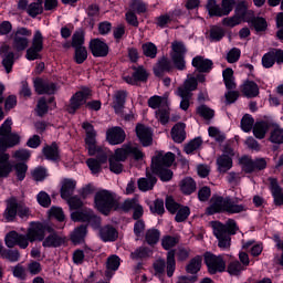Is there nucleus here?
<instances>
[{
	"label": "nucleus",
	"instance_id": "72a5a7b5",
	"mask_svg": "<svg viewBox=\"0 0 283 283\" xmlns=\"http://www.w3.org/2000/svg\"><path fill=\"white\" fill-rule=\"evenodd\" d=\"M252 132L253 136H255L259 140H262L269 133V124L264 120L256 122L252 128Z\"/></svg>",
	"mask_w": 283,
	"mask_h": 283
},
{
	"label": "nucleus",
	"instance_id": "423d86ee",
	"mask_svg": "<svg viewBox=\"0 0 283 283\" xmlns=\"http://www.w3.org/2000/svg\"><path fill=\"white\" fill-rule=\"evenodd\" d=\"M82 127L86 132L85 143L90 156H96V154H101L102 151H105V149H107L96 146V130L94 129V126L92 124H90L88 122H84L82 124Z\"/></svg>",
	"mask_w": 283,
	"mask_h": 283
},
{
	"label": "nucleus",
	"instance_id": "774afa93",
	"mask_svg": "<svg viewBox=\"0 0 283 283\" xmlns=\"http://www.w3.org/2000/svg\"><path fill=\"white\" fill-rule=\"evenodd\" d=\"M36 200L41 207L48 208L50 205H52V199L50 198V195L45 191H40L36 196Z\"/></svg>",
	"mask_w": 283,
	"mask_h": 283
},
{
	"label": "nucleus",
	"instance_id": "c85d7f7f",
	"mask_svg": "<svg viewBox=\"0 0 283 283\" xmlns=\"http://www.w3.org/2000/svg\"><path fill=\"white\" fill-rule=\"evenodd\" d=\"M19 209V202H17V198L12 197L7 201V209L4 211V218L7 222H12L14 218H17Z\"/></svg>",
	"mask_w": 283,
	"mask_h": 283
},
{
	"label": "nucleus",
	"instance_id": "603ef678",
	"mask_svg": "<svg viewBox=\"0 0 283 283\" xmlns=\"http://www.w3.org/2000/svg\"><path fill=\"white\" fill-rule=\"evenodd\" d=\"M244 265H242V263H240V261H231L228 264V273L230 275H240L242 273V271H244Z\"/></svg>",
	"mask_w": 283,
	"mask_h": 283
},
{
	"label": "nucleus",
	"instance_id": "393cba45",
	"mask_svg": "<svg viewBox=\"0 0 283 283\" xmlns=\"http://www.w3.org/2000/svg\"><path fill=\"white\" fill-rule=\"evenodd\" d=\"M240 92L245 98H255L260 96V86L253 81H245L240 86Z\"/></svg>",
	"mask_w": 283,
	"mask_h": 283
},
{
	"label": "nucleus",
	"instance_id": "bf43d9fd",
	"mask_svg": "<svg viewBox=\"0 0 283 283\" xmlns=\"http://www.w3.org/2000/svg\"><path fill=\"white\" fill-rule=\"evenodd\" d=\"M275 62H277V60L273 50L265 53L262 57L263 67H273V65H275Z\"/></svg>",
	"mask_w": 283,
	"mask_h": 283
},
{
	"label": "nucleus",
	"instance_id": "a211bd4d",
	"mask_svg": "<svg viewBox=\"0 0 283 283\" xmlns=\"http://www.w3.org/2000/svg\"><path fill=\"white\" fill-rule=\"evenodd\" d=\"M27 234L29 235L30 242H43L45 240V226L42 223H31Z\"/></svg>",
	"mask_w": 283,
	"mask_h": 283
},
{
	"label": "nucleus",
	"instance_id": "e433bc0d",
	"mask_svg": "<svg viewBox=\"0 0 283 283\" xmlns=\"http://www.w3.org/2000/svg\"><path fill=\"white\" fill-rule=\"evenodd\" d=\"M156 182H157L156 177L149 176L146 178L138 179L137 185H138L139 191H151Z\"/></svg>",
	"mask_w": 283,
	"mask_h": 283
},
{
	"label": "nucleus",
	"instance_id": "3c124183",
	"mask_svg": "<svg viewBox=\"0 0 283 283\" xmlns=\"http://www.w3.org/2000/svg\"><path fill=\"white\" fill-rule=\"evenodd\" d=\"M240 165L245 174H253V171H255V163L253 159H251V157H242L240 159Z\"/></svg>",
	"mask_w": 283,
	"mask_h": 283
},
{
	"label": "nucleus",
	"instance_id": "58836bf2",
	"mask_svg": "<svg viewBox=\"0 0 283 283\" xmlns=\"http://www.w3.org/2000/svg\"><path fill=\"white\" fill-rule=\"evenodd\" d=\"M145 240L147 244L154 247V244H158L160 241V230L158 229H149L145 233Z\"/></svg>",
	"mask_w": 283,
	"mask_h": 283
},
{
	"label": "nucleus",
	"instance_id": "8fccbe9b",
	"mask_svg": "<svg viewBox=\"0 0 283 283\" xmlns=\"http://www.w3.org/2000/svg\"><path fill=\"white\" fill-rule=\"evenodd\" d=\"M156 118L161 125H167L169 123V104L156 111Z\"/></svg>",
	"mask_w": 283,
	"mask_h": 283
},
{
	"label": "nucleus",
	"instance_id": "13d9d810",
	"mask_svg": "<svg viewBox=\"0 0 283 283\" xmlns=\"http://www.w3.org/2000/svg\"><path fill=\"white\" fill-rule=\"evenodd\" d=\"M208 134L210 136V138H213L217 143H224V139L227 138L224 136V133H222L220 129L210 126L208 128Z\"/></svg>",
	"mask_w": 283,
	"mask_h": 283
},
{
	"label": "nucleus",
	"instance_id": "9b49d317",
	"mask_svg": "<svg viewBox=\"0 0 283 283\" xmlns=\"http://www.w3.org/2000/svg\"><path fill=\"white\" fill-rule=\"evenodd\" d=\"M43 52V34L41 31H35L31 48L27 50V59L28 61H36L40 59V54Z\"/></svg>",
	"mask_w": 283,
	"mask_h": 283
},
{
	"label": "nucleus",
	"instance_id": "f257e3e1",
	"mask_svg": "<svg viewBox=\"0 0 283 283\" xmlns=\"http://www.w3.org/2000/svg\"><path fill=\"white\" fill-rule=\"evenodd\" d=\"M242 202L241 198H235L234 200L227 197H214L211 199V206L208 208L209 216L213 213H229L231 216L235 213H244L247 211V205L239 203Z\"/></svg>",
	"mask_w": 283,
	"mask_h": 283
},
{
	"label": "nucleus",
	"instance_id": "680f3d73",
	"mask_svg": "<svg viewBox=\"0 0 283 283\" xmlns=\"http://www.w3.org/2000/svg\"><path fill=\"white\" fill-rule=\"evenodd\" d=\"M1 256L4 258V260H9V262H19L21 254L18 250H4L1 252Z\"/></svg>",
	"mask_w": 283,
	"mask_h": 283
},
{
	"label": "nucleus",
	"instance_id": "c03bdc74",
	"mask_svg": "<svg viewBox=\"0 0 283 283\" xmlns=\"http://www.w3.org/2000/svg\"><path fill=\"white\" fill-rule=\"evenodd\" d=\"M201 266H202V258L196 256L190 260V262L188 263V265L186 268V271H187V273H190L191 275H196V273H198V271H200Z\"/></svg>",
	"mask_w": 283,
	"mask_h": 283
},
{
	"label": "nucleus",
	"instance_id": "e2e57ef3",
	"mask_svg": "<svg viewBox=\"0 0 283 283\" xmlns=\"http://www.w3.org/2000/svg\"><path fill=\"white\" fill-rule=\"evenodd\" d=\"M178 244V238L166 235L161 239V245L166 251H169V249H174Z\"/></svg>",
	"mask_w": 283,
	"mask_h": 283
},
{
	"label": "nucleus",
	"instance_id": "aec40b11",
	"mask_svg": "<svg viewBox=\"0 0 283 283\" xmlns=\"http://www.w3.org/2000/svg\"><path fill=\"white\" fill-rule=\"evenodd\" d=\"M191 65L196 69L197 72L209 73L211 70H213V61L206 59L202 55L195 56L192 59Z\"/></svg>",
	"mask_w": 283,
	"mask_h": 283
},
{
	"label": "nucleus",
	"instance_id": "6ab92c4d",
	"mask_svg": "<svg viewBox=\"0 0 283 283\" xmlns=\"http://www.w3.org/2000/svg\"><path fill=\"white\" fill-rule=\"evenodd\" d=\"M227 154L228 155H221L217 158L218 170L221 174H227V171L233 167V159L231 156H235V153H233V149L228 148Z\"/></svg>",
	"mask_w": 283,
	"mask_h": 283
},
{
	"label": "nucleus",
	"instance_id": "ea45409f",
	"mask_svg": "<svg viewBox=\"0 0 283 283\" xmlns=\"http://www.w3.org/2000/svg\"><path fill=\"white\" fill-rule=\"evenodd\" d=\"M180 190L186 196H190V193H193L196 191V181H193L192 178H185L180 182Z\"/></svg>",
	"mask_w": 283,
	"mask_h": 283
},
{
	"label": "nucleus",
	"instance_id": "69168bd1",
	"mask_svg": "<svg viewBox=\"0 0 283 283\" xmlns=\"http://www.w3.org/2000/svg\"><path fill=\"white\" fill-rule=\"evenodd\" d=\"M14 171L18 180H25V174H28V165L23 163L15 164Z\"/></svg>",
	"mask_w": 283,
	"mask_h": 283
},
{
	"label": "nucleus",
	"instance_id": "412c9836",
	"mask_svg": "<svg viewBox=\"0 0 283 283\" xmlns=\"http://www.w3.org/2000/svg\"><path fill=\"white\" fill-rule=\"evenodd\" d=\"M125 130L120 127H113L106 133V140L109 145H120L122 143H125Z\"/></svg>",
	"mask_w": 283,
	"mask_h": 283
},
{
	"label": "nucleus",
	"instance_id": "6e6d98bb",
	"mask_svg": "<svg viewBox=\"0 0 283 283\" xmlns=\"http://www.w3.org/2000/svg\"><path fill=\"white\" fill-rule=\"evenodd\" d=\"M2 65L6 69L7 74H10L12 72V66L14 65V53L10 52L4 54Z\"/></svg>",
	"mask_w": 283,
	"mask_h": 283
},
{
	"label": "nucleus",
	"instance_id": "b1692460",
	"mask_svg": "<svg viewBox=\"0 0 283 283\" xmlns=\"http://www.w3.org/2000/svg\"><path fill=\"white\" fill-rule=\"evenodd\" d=\"M90 50L93 56H107L109 54V46L98 39H94L90 42Z\"/></svg>",
	"mask_w": 283,
	"mask_h": 283
},
{
	"label": "nucleus",
	"instance_id": "c756f323",
	"mask_svg": "<svg viewBox=\"0 0 283 283\" xmlns=\"http://www.w3.org/2000/svg\"><path fill=\"white\" fill-rule=\"evenodd\" d=\"M64 243H65L64 237H61L56 233H52L43 240L42 247L49 248V249L51 248L56 249L57 247H63Z\"/></svg>",
	"mask_w": 283,
	"mask_h": 283
},
{
	"label": "nucleus",
	"instance_id": "f3484780",
	"mask_svg": "<svg viewBox=\"0 0 283 283\" xmlns=\"http://www.w3.org/2000/svg\"><path fill=\"white\" fill-rule=\"evenodd\" d=\"M251 2L242 0L237 4L234 10V14L237 17H240L241 21H244L245 23H251L254 17L253 11L249 10Z\"/></svg>",
	"mask_w": 283,
	"mask_h": 283
},
{
	"label": "nucleus",
	"instance_id": "7c9ffc66",
	"mask_svg": "<svg viewBox=\"0 0 283 283\" xmlns=\"http://www.w3.org/2000/svg\"><path fill=\"white\" fill-rule=\"evenodd\" d=\"M165 72H171V61L167 57H163L154 67L155 76H164Z\"/></svg>",
	"mask_w": 283,
	"mask_h": 283
},
{
	"label": "nucleus",
	"instance_id": "f8f14e48",
	"mask_svg": "<svg viewBox=\"0 0 283 283\" xmlns=\"http://www.w3.org/2000/svg\"><path fill=\"white\" fill-rule=\"evenodd\" d=\"M128 156H133L135 160H140L144 156L140 148L136 145L127 144L115 151V159L123 161L127 160Z\"/></svg>",
	"mask_w": 283,
	"mask_h": 283
},
{
	"label": "nucleus",
	"instance_id": "052dcab7",
	"mask_svg": "<svg viewBox=\"0 0 283 283\" xmlns=\"http://www.w3.org/2000/svg\"><path fill=\"white\" fill-rule=\"evenodd\" d=\"M201 145L202 139L200 137H197L185 146V151L186 154H193L196 150L200 149Z\"/></svg>",
	"mask_w": 283,
	"mask_h": 283
},
{
	"label": "nucleus",
	"instance_id": "c9c22d12",
	"mask_svg": "<svg viewBox=\"0 0 283 283\" xmlns=\"http://www.w3.org/2000/svg\"><path fill=\"white\" fill-rule=\"evenodd\" d=\"M85 235H87V227H77L71 233V242H73V244H81V242L85 240Z\"/></svg>",
	"mask_w": 283,
	"mask_h": 283
},
{
	"label": "nucleus",
	"instance_id": "1a4fd4ad",
	"mask_svg": "<svg viewBox=\"0 0 283 283\" xmlns=\"http://www.w3.org/2000/svg\"><path fill=\"white\" fill-rule=\"evenodd\" d=\"M6 245L9 249L13 247H20V249H28L30 247V237L29 234H20L17 231H11L6 235Z\"/></svg>",
	"mask_w": 283,
	"mask_h": 283
},
{
	"label": "nucleus",
	"instance_id": "338daca9",
	"mask_svg": "<svg viewBox=\"0 0 283 283\" xmlns=\"http://www.w3.org/2000/svg\"><path fill=\"white\" fill-rule=\"evenodd\" d=\"M242 18L238 17L235 13L232 17L224 18L222 20L223 25L226 28H235V25H240L242 23Z\"/></svg>",
	"mask_w": 283,
	"mask_h": 283
},
{
	"label": "nucleus",
	"instance_id": "0e129e2a",
	"mask_svg": "<svg viewBox=\"0 0 283 283\" xmlns=\"http://www.w3.org/2000/svg\"><path fill=\"white\" fill-rule=\"evenodd\" d=\"M191 210L189 207L185 206L178 209L177 214L175 217L176 222H185L189 218Z\"/></svg>",
	"mask_w": 283,
	"mask_h": 283
},
{
	"label": "nucleus",
	"instance_id": "5701e85b",
	"mask_svg": "<svg viewBox=\"0 0 283 283\" xmlns=\"http://www.w3.org/2000/svg\"><path fill=\"white\" fill-rule=\"evenodd\" d=\"M127 101L126 91H116L113 95L112 107L115 114H123V109H125V103Z\"/></svg>",
	"mask_w": 283,
	"mask_h": 283
},
{
	"label": "nucleus",
	"instance_id": "5fc2aeb1",
	"mask_svg": "<svg viewBox=\"0 0 283 283\" xmlns=\"http://www.w3.org/2000/svg\"><path fill=\"white\" fill-rule=\"evenodd\" d=\"M197 114H199V116H202V118H205L206 120H211V118L216 116V112L206 105L197 107Z\"/></svg>",
	"mask_w": 283,
	"mask_h": 283
},
{
	"label": "nucleus",
	"instance_id": "ddd939ff",
	"mask_svg": "<svg viewBox=\"0 0 283 283\" xmlns=\"http://www.w3.org/2000/svg\"><path fill=\"white\" fill-rule=\"evenodd\" d=\"M174 160H176V155H174V153L164 154L163 151H159L153 157L151 169L158 171L160 168H169L174 165Z\"/></svg>",
	"mask_w": 283,
	"mask_h": 283
},
{
	"label": "nucleus",
	"instance_id": "37998d69",
	"mask_svg": "<svg viewBox=\"0 0 283 283\" xmlns=\"http://www.w3.org/2000/svg\"><path fill=\"white\" fill-rule=\"evenodd\" d=\"M43 155L46 160H59V146L53 143L51 146L44 147Z\"/></svg>",
	"mask_w": 283,
	"mask_h": 283
},
{
	"label": "nucleus",
	"instance_id": "4be33fe9",
	"mask_svg": "<svg viewBox=\"0 0 283 283\" xmlns=\"http://www.w3.org/2000/svg\"><path fill=\"white\" fill-rule=\"evenodd\" d=\"M269 182H270V191L272 193L274 205L276 207H282L283 206V188L280 187V184H277V179L275 178H270Z\"/></svg>",
	"mask_w": 283,
	"mask_h": 283
},
{
	"label": "nucleus",
	"instance_id": "864d4df0",
	"mask_svg": "<svg viewBox=\"0 0 283 283\" xmlns=\"http://www.w3.org/2000/svg\"><path fill=\"white\" fill-rule=\"evenodd\" d=\"M255 125V119H253V117L249 114L244 115L241 119V129L243 132H251V129H253Z\"/></svg>",
	"mask_w": 283,
	"mask_h": 283
},
{
	"label": "nucleus",
	"instance_id": "a18cd8bd",
	"mask_svg": "<svg viewBox=\"0 0 283 283\" xmlns=\"http://www.w3.org/2000/svg\"><path fill=\"white\" fill-rule=\"evenodd\" d=\"M151 253V249L147 247H140L132 252L130 258L133 260H145V258H150Z\"/></svg>",
	"mask_w": 283,
	"mask_h": 283
},
{
	"label": "nucleus",
	"instance_id": "cd10ccee",
	"mask_svg": "<svg viewBox=\"0 0 283 283\" xmlns=\"http://www.w3.org/2000/svg\"><path fill=\"white\" fill-rule=\"evenodd\" d=\"M76 189V180L64 179L61 187V198L63 200H70L74 196V190Z\"/></svg>",
	"mask_w": 283,
	"mask_h": 283
},
{
	"label": "nucleus",
	"instance_id": "49530a36",
	"mask_svg": "<svg viewBox=\"0 0 283 283\" xmlns=\"http://www.w3.org/2000/svg\"><path fill=\"white\" fill-rule=\"evenodd\" d=\"M27 12L29 17H39L43 12V1L38 0L36 2H33L28 6Z\"/></svg>",
	"mask_w": 283,
	"mask_h": 283
},
{
	"label": "nucleus",
	"instance_id": "4c0bfd02",
	"mask_svg": "<svg viewBox=\"0 0 283 283\" xmlns=\"http://www.w3.org/2000/svg\"><path fill=\"white\" fill-rule=\"evenodd\" d=\"M142 51L144 56H147V59H156L158 55V46L154 44V42H146L142 45Z\"/></svg>",
	"mask_w": 283,
	"mask_h": 283
},
{
	"label": "nucleus",
	"instance_id": "20e7f679",
	"mask_svg": "<svg viewBox=\"0 0 283 283\" xmlns=\"http://www.w3.org/2000/svg\"><path fill=\"white\" fill-rule=\"evenodd\" d=\"M153 266L157 277H163V275H165V269L167 270L168 277H172L176 271V252L169 251L167 253V264L165 263V260L158 259Z\"/></svg>",
	"mask_w": 283,
	"mask_h": 283
},
{
	"label": "nucleus",
	"instance_id": "39448f33",
	"mask_svg": "<svg viewBox=\"0 0 283 283\" xmlns=\"http://www.w3.org/2000/svg\"><path fill=\"white\" fill-rule=\"evenodd\" d=\"M235 0H222L221 7L216 0H208L206 8L210 17H229L233 12Z\"/></svg>",
	"mask_w": 283,
	"mask_h": 283
},
{
	"label": "nucleus",
	"instance_id": "a878e982",
	"mask_svg": "<svg viewBox=\"0 0 283 283\" xmlns=\"http://www.w3.org/2000/svg\"><path fill=\"white\" fill-rule=\"evenodd\" d=\"M136 134L144 147H149V145H151V129H149V127L143 124H137Z\"/></svg>",
	"mask_w": 283,
	"mask_h": 283
},
{
	"label": "nucleus",
	"instance_id": "6e6552de",
	"mask_svg": "<svg viewBox=\"0 0 283 283\" xmlns=\"http://www.w3.org/2000/svg\"><path fill=\"white\" fill-rule=\"evenodd\" d=\"M205 263L208 268L209 273L211 275H216V273H223L227 270V263L222 255H214L211 253L205 254Z\"/></svg>",
	"mask_w": 283,
	"mask_h": 283
},
{
	"label": "nucleus",
	"instance_id": "de8ad7c7",
	"mask_svg": "<svg viewBox=\"0 0 283 283\" xmlns=\"http://www.w3.org/2000/svg\"><path fill=\"white\" fill-rule=\"evenodd\" d=\"M269 140L274 145H283V128L280 126H276L271 132Z\"/></svg>",
	"mask_w": 283,
	"mask_h": 283
},
{
	"label": "nucleus",
	"instance_id": "4468645a",
	"mask_svg": "<svg viewBox=\"0 0 283 283\" xmlns=\"http://www.w3.org/2000/svg\"><path fill=\"white\" fill-rule=\"evenodd\" d=\"M212 229L213 235L219 240L218 247L220 249H229V247H231V237L224 232V226H222V222H213Z\"/></svg>",
	"mask_w": 283,
	"mask_h": 283
},
{
	"label": "nucleus",
	"instance_id": "9d476101",
	"mask_svg": "<svg viewBox=\"0 0 283 283\" xmlns=\"http://www.w3.org/2000/svg\"><path fill=\"white\" fill-rule=\"evenodd\" d=\"M91 94L92 92L90 88H83L82 91L76 92L70 99V105L67 106L69 114H75L76 109H80L82 105H85Z\"/></svg>",
	"mask_w": 283,
	"mask_h": 283
},
{
	"label": "nucleus",
	"instance_id": "0eeeda50",
	"mask_svg": "<svg viewBox=\"0 0 283 283\" xmlns=\"http://www.w3.org/2000/svg\"><path fill=\"white\" fill-rule=\"evenodd\" d=\"M30 36L32 31L20 28L12 34V48L15 52H23L30 45Z\"/></svg>",
	"mask_w": 283,
	"mask_h": 283
},
{
	"label": "nucleus",
	"instance_id": "2f4dec72",
	"mask_svg": "<svg viewBox=\"0 0 283 283\" xmlns=\"http://www.w3.org/2000/svg\"><path fill=\"white\" fill-rule=\"evenodd\" d=\"M99 235L104 242H114L118 238V231L114 227L105 226L101 229Z\"/></svg>",
	"mask_w": 283,
	"mask_h": 283
},
{
	"label": "nucleus",
	"instance_id": "4d7b16f0",
	"mask_svg": "<svg viewBox=\"0 0 283 283\" xmlns=\"http://www.w3.org/2000/svg\"><path fill=\"white\" fill-rule=\"evenodd\" d=\"M75 62L81 65V63H85L87 61V49L85 46L75 48Z\"/></svg>",
	"mask_w": 283,
	"mask_h": 283
},
{
	"label": "nucleus",
	"instance_id": "dca6fc26",
	"mask_svg": "<svg viewBox=\"0 0 283 283\" xmlns=\"http://www.w3.org/2000/svg\"><path fill=\"white\" fill-rule=\"evenodd\" d=\"M73 222H88L90 224H101V218L94 214V211L84 209L82 211L72 212Z\"/></svg>",
	"mask_w": 283,
	"mask_h": 283
},
{
	"label": "nucleus",
	"instance_id": "473e14b6",
	"mask_svg": "<svg viewBox=\"0 0 283 283\" xmlns=\"http://www.w3.org/2000/svg\"><path fill=\"white\" fill-rule=\"evenodd\" d=\"M180 90H182V92H185L186 94H193L192 92H196V90H198V80L191 75H188L182 86H179L177 88V92H180Z\"/></svg>",
	"mask_w": 283,
	"mask_h": 283
},
{
	"label": "nucleus",
	"instance_id": "a19ab883",
	"mask_svg": "<svg viewBox=\"0 0 283 283\" xmlns=\"http://www.w3.org/2000/svg\"><path fill=\"white\" fill-rule=\"evenodd\" d=\"M169 105V101L166 97L154 95L148 99V106L151 109H158V107H166Z\"/></svg>",
	"mask_w": 283,
	"mask_h": 283
},
{
	"label": "nucleus",
	"instance_id": "2eb2a0df",
	"mask_svg": "<svg viewBox=\"0 0 283 283\" xmlns=\"http://www.w3.org/2000/svg\"><path fill=\"white\" fill-rule=\"evenodd\" d=\"M95 156H97V159L90 158L86 160V165L92 174H101V166L104 165V163H107V158L112 156V151H109V149H104L101 153H96Z\"/></svg>",
	"mask_w": 283,
	"mask_h": 283
},
{
	"label": "nucleus",
	"instance_id": "f03ea898",
	"mask_svg": "<svg viewBox=\"0 0 283 283\" xmlns=\"http://www.w3.org/2000/svg\"><path fill=\"white\" fill-rule=\"evenodd\" d=\"M21 143L19 134L12 133V119H7L0 126V163H8L10 155L6 149L17 147Z\"/></svg>",
	"mask_w": 283,
	"mask_h": 283
},
{
	"label": "nucleus",
	"instance_id": "7ed1b4c3",
	"mask_svg": "<svg viewBox=\"0 0 283 283\" xmlns=\"http://www.w3.org/2000/svg\"><path fill=\"white\" fill-rule=\"evenodd\" d=\"M95 209L103 213V216H109L113 209H117L118 201L116 200V193L108 190H101L96 192L94 198Z\"/></svg>",
	"mask_w": 283,
	"mask_h": 283
},
{
	"label": "nucleus",
	"instance_id": "bb28decb",
	"mask_svg": "<svg viewBox=\"0 0 283 283\" xmlns=\"http://www.w3.org/2000/svg\"><path fill=\"white\" fill-rule=\"evenodd\" d=\"M34 88L36 94H54L56 85L54 83L45 82L42 78L34 80Z\"/></svg>",
	"mask_w": 283,
	"mask_h": 283
},
{
	"label": "nucleus",
	"instance_id": "09e8293b",
	"mask_svg": "<svg viewBox=\"0 0 283 283\" xmlns=\"http://www.w3.org/2000/svg\"><path fill=\"white\" fill-rule=\"evenodd\" d=\"M153 174H156V176H159L160 180L163 182H169L174 178V171H171L169 168H160L153 169Z\"/></svg>",
	"mask_w": 283,
	"mask_h": 283
},
{
	"label": "nucleus",
	"instance_id": "79ce46f5",
	"mask_svg": "<svg viewBox=\"0 0 283 283\" xmlns=\"http://www.w3.org/2000/svg\"><path fill=\"white\" fill-rule=\"evenodd\" d=\"M176 95L179 96V98H181L180 109H182L184 112H187V109H189V107L191 105L190 101H191L193 94L185 93V91H182V88H180L179 91H176Z\"/></svg>",
	"mask_w": 283,
	"mask_h": 283
},
{
	"label": "nucleus",
	"instance_id": "f704fd0d",
	"mask_svg": "<svg viewBox=\"0 0 283 283\" xmlns=\"http://www.w3.org/2000/svg\"><path fill=\"white\" fill-rule=\"evenodd\" d=\"M187 126L185 125V123H178L176 124L172 129H171V136H172V140H175V143H182L186 138V133H185V128Z\"/></svg>",
	"mask_w": 283,
	"mask_h": 283
}]
</instances>
